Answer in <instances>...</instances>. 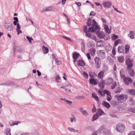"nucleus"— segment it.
<instances>
[{
    "mask_svg": "<svg viewBox=\"0 0 135 135\" xmlns=\"http://www.w3.org/2000/svg\"><path fill=\"white\" fill-rule=\"evenodd\" d=\"M92 22V26L89 28L88 31V32H95L100 39L103 38L105 40H106L110 38L108 35H106L104 32L100 31V27L94 19H93Z\"/></svg>",
    "mask_w": 135,
    "mask_h": 135,
    "instance_id": "obj_1",
    "label": "nucleus"
},
{
    "mask_svg": "<svg viewBox=\"0 0 135 135\" xmlns=\"http://www.w3.org/2000/svg\"><path fill=\"white\" fill-rule=\"evenodd\" d=\"M128 98V96L126 94H121L119 95H117L115 98L119 103H121L125 101Z\"/></svg>",
    "mask_w": 135,
    "mask_h": 135,
    "instance_id": "obj_2",
    "label": "nucleus"
},
{
    "mask_svg": "<svg viewBox=\"0 0 135 135\" xmlns=\"http://www.w3.org/2000/svg\"><path fill=\"white\" fill-rule=\"evenodd\" d=\"M133 60L132 59L128 58L126 59V64L127 66V69L129 70L131 69V68L133 66V64L132 63Z\"/></svg>",
    "mask_w": 135,
    "mask_h": 135,
    "instance_id": "obj_3",
    "label": "nucleus"
},
{
    "mask_svg": "<svg viewBox=\"0 0 135 135\" xmlns=\"http://www.w3.org/2000/svg\"><path fill=\"white\" fill-rule=\"evenodd\" d=\"M125 128L124 125L120 123L118 124L116 127V130L120 132H123L124 131Z\"/></svg>",
    "mask_w": 135,
    "mask_h": 135,
    "instance_id": "obj_4",
    "label": "nucleus"
},
{
    "mask_svg": "<svg viewBox=\"0 0 135 135\" xmlns=\"http://www.w3.org/2000/svg\"><path fill=\"white\" fill-rule=\"evenodd\" d=\"M5 26L6 28L8 31H11L13 30V28L11 23H6Z\"/></svg>",
    "mask_w": 135,
    "mask_h": 135,
    "instance_id": "obj_5",
    "label": "nucleus"
},
{
    "mask_svg": "<svg viewBox=\"0 0 135 135\" xmlns=\"http://www.w3.org/2000/svg\"><path fill=\"white\" fill-rule=\"evenodd\" d=\"M94 60L95 64V66L97 69H99L100 67L101 60L100 59L97 57H95L94 58Z\"/></svg>",
    "mask_w": 135,
    "mask_h": 135,
    "instance_id": "obj_6",
    "label": "nucleus"
},
{
    "mask_svg": "<svg viewBox=\"0 0 135 135\" xmlns=\"http://www.w3.org/2000/svg\"><path fill=\"white\" fill-rule=\"evenodd\" d=\"M98 55L99 57L102 59H104L105 57V54L104 51L103 50H100Z\"/></svg>",
    "mask_w": 135,
    "mask_h": 135,
    "instance_id": "obj_7",
    "label": "nucleus"
},
{
    "mask_svg": "<svg viewBox=\"0 0 135 135\" xmlns=\"http://www.w3.org/2000/svg\"><path fill=\"white\" fill-rule=\"evenodd\" d=\"M89 81L90 84L94 85H96L98 83V80L94 78L90 79Z\"/></svg>",
    "mask_w": 135,
    "mask_h": 135,
    "instance_id": "obj_8",
    "label": "nucleus"
},
{
    "mask_svg": "<svg viewBox=\"0 0 135 135\" xmlns=\"http://www.w3.org/2000/svg\"><path fill=\"white\" fill-rule=\"evenodd\" d=\"M132 82V80L128 77L126 78L124 80V83L127 85H128L129 84V83H131Z\"/></svg>",
    "mask_w": 135,
    "mask_h": 135,
    "instance_id": "obj_9",
    "label": "nucleus"
},
{
    "mask_svg": "<svg viewBox=\"0 0 135 135\" xmlns=\"http://www.w3.org/2000/svg\"><path fill=\"white\" fill-rule=\"evenodd\" d=\"M77 63L78 66H84L85 65V63L84 61L82 60H79L77 61Z\"/></svg>",
    "mask_w": 135,
    "mask_h": 135,
    "instance_id": "obj_10",
    "label": "nucleus"
},
{
    "mask_svg": "<svg viewBox=\"0 0 135 135\" xmlns=\"http://www.w3.org/2000/svg\"><path fill=\"white\" fill-rule=\"evenodd\" d=\"M125 47L123 46H119L118 49V51L120 53H124V51Z\"/></svg>",
    "mask_w": 135,
    "mask_h": 135,
    "instance_id": "obj_11",
    "label": "nucleus"
},
{
    "mask_svg": "<svg viewBox=\"0 0 135 135\" xmlns=\"http://www.w3.org/2000/svg\"><path fill=\"white\" fill-rule=\"evenodd\" d=\"M4 84L6 86H12L14 85V83L11 81H8L4 82Z\"/></svg>",
    "mask_w": 135,
    "mask_h": 135,
    "instance_id": "obj_12",
    "label": "nucleus"
},
{
    "mask_svg": "<svg viewBox=\"0 0 135 135\" xmlns=\"http://www.w3.org/2000/svg\"><path fill=\"white\" fill-rule=\"evenodd\" d=\"M104 75V71H100L98 74V77L99 79H102L103 78Z\"/></svg>",
    "mask_w": 135,
    "mask_h": 135,
    "instance_id": "obj_13",
    "label": "nucleus"
},
{
    "mask_svg": "<svg viewBox=\"0 0 135 135\" xmlns=\"http://www.w3.org/2000/svg\"><path fill=\"white\" fill-rule=\"evenodd\" d=\"M73 58L77 59L80 56V54L76 52H74L73 54H72Z\"/></svg>",
    "mask_w": 135,
    "mask_h": 135,
    "instance_id": "obj_14",
    "label": "nucleus"
},
{
    "mask_svg": "<svg viewBox=\"0 0 135 135\" xmlns=\"http://www.w3.org/2000/svg\"><path fill=\"white\" fill-rule=\"evenodd\" d=\"M103 5L104 7L107 8H110L111 6L110 4L108 2H104L103 3Z\"/></svg>",
    "mask_w": 135,
    "mask_h": 135,
    "instance_id": "obj_15",
    "label": "nucleus"
},
{
    "mask_svg": "<svg viewBox=\"0 0 135 135\" xmlns=\"http://www.w3.org/2000/svg\"><path fill=\"white\" fill-rule=\"evenodd\" d=\"M134 33L133 31H131L129 33L128 35V37H130L131 39H133L134 38Z\"/></svg>",
    "mask_w": 135,
    "mask_h": 135,
    "instance_id": "obj_16",
    "label": "nucleus"
},
{
    "mask_svg": "<svg viewBox=\"0 0 135 135\" xmlns=\"http://www.w3.org/2000/svg\"><path fill=\"white\" fill-rule=\"evenodd\" d=\"M102 105L107 109L109 108L110 107V105L109 104L105 101H103Z\"/></svg>",
    "mask_w": 135,
    "mask_h": 135,
    "instance_id": "obj_17",
    "label": "nucleus"
},
{
    "mask_svg": "<svg viewBox=\"0 0 135 135\" xmlns=\"http://www.w3.org/2000/svg\"><path fill=\"white\" fill-rule=\"evenodd\" d=\"M42 50H43L44 54H46L49 52V49L46 47H45L44 45H43L42 47Z\"/></svg>",
    "mask_w": 135,
    "mask_h": 135,
    "instance_id": "obj_18",
    "label": "nucleus"
},
{
    "mask_svg": "<svg viewBox=\"0 0 135 135\" xmlns=\"http://www.w3.org/2000/svg\"><path fill=\"white\" fill-rule=\"evenodd\" d=\"M80 111L82 113L84 116H86L88 114V113L82 107H81L80 108Z\"/></svg>",
    "mask_w": 135,
    "mask_h": 135,
    "instance_id": "obj_19",
    "label": "nucleus"
},
{
    "mask_svg": "<svg viewBox=\"0 0 135 135\" xmlns=\"http://www.w3.org/2000/svg\"><path fill=\"white\" fill-rule=\"evenodd\" d=\"M89 51L91 56L94 55L95 53L96 52V50L95 49L93 48H91L89 50Z\"/></svg>",
    "mask_w": 135,
    "mask_h": 135,
    "instance_id": "obj_20",
    "label": "nucleus"
},
{
    "mask_svg": "<svg viewBox=\"0 0 135 135\" xmlns=\"http://www.w3.org/2000/svg\"><path fill=\"white\" fill-rule=\"evenodd\" d=\"M104 80H102V81H100V83L99 84V86L101 88L103 89L105 86L104 84Z\"/></svg>",
    "mask_w": 135,
    "mask_h": 135,
    "instance_id": "obj_21",
    "label": "nucleus"
},
{
    "mask_svg": "<svg viewBox=\"0 0 135 135\" xmlns=\"http://www.w3.org/2000/svg\"><path fill=\"white\" fill-rule=\"evenodd\" d=\"M106 80H107V84L109 85H110L113 81V79L110 77L108 78Z\"/></svg>",
    "mask_w": 135,
    "mask_h": 135,
    "instance_id": "obj_22",
    "label": "nucleus"
},
{
    "mask_svg": "<svg viewBox=\"0 0 135 135\" xmlns=\"http://www.w3.org/2000/svg\"><path fill=\"white\" fill-rule=\"evenodd\" d=\"M91 18H89L87 20V25L89 26H90L91 25V24L92 23V21L93 20L91 21ZM91 25L92 26V25Z\"/></svg>",
    "mask_w": 135,
    "mask_h": 135,
    "instance_id": "obj_23",
    "label": "nucleus"
},
{
    "mask_svg": "<svg viewBox=\"0 0 135 135\" xmlns=\"http://www.w3.org/2000/svg\"><path fill=\"white\" fill-rule=\"evenodd\" d=\"M104 135H111L110 131L107 129H105L104 131Z\"/></svg>",
    "mask_w": 135,
    "mask_h": 135,
    "instance_id": "obj_24",
    "label": "nucleus"
},
{
    "mask_svg": "<svg viewBox=\"0 0 135 135\" xmlns=\"http://www.w3.org/2000/svg\"><path fill=\"white\" fill-rule=\"evenodd\" d=\"M98 116L99 115L98 113H97L94 114L92 118V121H93L98 119Z\"/></svg>",
    "mask_w": 135,
    "mask_h": 135,
    "instance_id": "obj_25",
    "label": "nucleus"
},
{
    "mask_svg": "<svg viewBox=\"0 0 135 135\" xmlns=\"http://www.w3.org/2000/svg\"><path fill=\"white\" fill-rule=\"evenodd\" d=\"M125 49H124V51L125 50V53L128 54L129 52L130 46L129 45H126L124 47Z\"/></svg>",
    "mask_w": 135,
    "mask_h": 135,
    "instance_id": "obj_26",
    "label": "nucleus"
},
{
    "mask_svg": "<svg viewBox=\"0 0 135 135\" xmlns=\"http://www.w3.org/2000/svg\"><path fill=\"white\" fill-rule=\"evenodd\" d=\"M92 97L93 98H95L96 101L98 102H99V99L97 95H95V93H92Z\"/></svg>",
    "mask_w": 135,
    "mask_h": 135,
    "instance_id": "obj_27",
    "label": "nucleus"
},
{
    "mask_svg": "<svg viewBox=\"0 0 135 135\" xmlns=\"http://www.w3.org/2000/svg\"><path fill=\"white\" fill-rule=\"evenodd\" d=\"M13 20H14L13 22L14 25H17L18 22V18L16 17H13Z\"/></svg>",
    "mask_w": 135,
    "mask_h": 135,
    "instance_id": "obj_28",
    "label": "nucleus"
},
{
    "mask_svg": "<svg viewBox=\"0 0 135 135\" xmlns=\"http://www.w3.org/2000/svg\"><path fill=\"white\" fill-rule=\"evenodd\" d=\"M72 117H70L69 119H70V120L71 122V123H73V121H74L75 122H76V119L75 118V116L73 114L71 115Z\"/></svg>",
    "mask_w": 135,
    "mask_h": 135,
    "instance_id": "obj_29",
    "label": "nucleus"
},
{
    "mask_svg": "<svg viewBox=\"0 0 135 135\" xmlns=\"http://www.w3.org/2000/svg\"><path fill=\"white\" fill-rule=\"evenodd\" d=\"M129 74L132 77H133L135 76V72L133 69H131L129 70Z\"/></svg>",
    "mask_w": 135,
    "mask_h": 135,
    "instance_id": "obj_30",
    "label": "nucleus"
},
{
    "mask_svg": "<svg viewBox=\"0 0 135 135\" xmlns=\"http://www.w3.org/2000/svg\"><path fill=\"white\" fill-rule=\"evenodd\" d=\"M118 60L119 62L122 63L124 62V59L123 56H121L118 57Z\"/></svg>",
    "mask_w": 135,
    "mask_h": 135,
    "instance_id": "obj_31",
    "label": "nucleus"
},
{
    "mask_svg": "<svg viewBox=\"0 0 135 135\" xmlns=\"http://www.w3.org/2000/svg\"><path fill=\"white\" fill-rule=\"evenodd\" d=\"M128 92L129 94L132 95H135V90L133 89L129 90Z\"/></svg>",
    "mask_w": 135,
    "mask_h": 135,
    "instance_id": "obj_32",
    "label": "nucleus"
},
{
    "mask_svg": "<svg viewBox=\"0 0 135 135\" xmlns=\"http://www.w3.org/2000/svg\"><path fill=\"white\" fill-rule=\"evenodd\" d=\"M105 30L106 33L109 34L110 32L109 31V29L108 26L107 25H105Z\"/></svg>",
    "mask_w": 135,
    "mask_h": 135,
    "instance_id": "obj_33",
    "label": "nucleus"
},
{
    "mask_svg": "<svg viewBox=\"0 0 135 135\" xmlns=\"http://www.w3.org/2000/svg\"><path fill=\"white\" fill-rule=\"evenodd\" d=\"M97 112L100 115H103L104 114V112L100 108L97 109Z\"/></svg>",
    "mask_w": 135,
    "mask_h": 135,
    "instance_id": "obj_34",
    "label": "nucleus"
},
{
    "mask_svg": "<svg viewBox=\"0 0 135 135\" xmlns=\"http://www.w3.org/2000/svg\"><path fill=\"white\" fill-rule=\"evenodd\" d=\"M128 110L130 112H133L134 113H135V107L129 108H128Z\"/></svg>",
    "mask_w": 135,
    "mask_h": 135,
    "instance_id": "obj_35",
    "label": "nucleus"
},
{
    "mask_svg": "<svg viewBox=\"0 0 135 135\" xmlns=\"http://www.w3.org/2000/svg\"><path fill=\"white\" fill-rule=\"evenodd\" d=\"M121 41V40L120 39H118L115 41L114 44V46H116L118 44H119L120 42V41Z\"/></svg>",
    "mask_w": 135,
    "mask_h": 135,
    "instance_id": "obj_36",
    "label": "nucleus"
},
{
    "mask_svg": "<svg viewBox=\"0 0 135 135\" xmlns=\"http://www.w3.org/2000/svg\"><path fill=\"white\" fill-rule=\"evenodd\" d=\"M104 93L105 94H106L108 96H109L110 97L111 96L110 95V92L108 90H104Z\"/></svg>",
    "mask_w": 135,
    "mask_h": 135,
    "instance_id": "obj_37",
    "label": "nucleus"
},
{
    "mask_svg": "<svg viewBox=\"0 0 135 135\" xmlns=\"http://www.w3.org/2000/svg\"><path fill=\"white\" fill-rule=\"evenodd\" d=\"M6 135H11V129L9 128H7L6 129Z\"/></svg>",
    "mask_w": 135,
    "mask_h": 135,
    "instance_id": "obj_38",
    "label": "nucleus"
},
{
    "mask_svg": "<svg viewBox=\"0 0 135 135\" xmlns=\"http://www.w3.org/2000/svg\"><path fill=\"white\" fill-rule=\"evenodd\" d=\"M92 33H89L87 32H86L85 33V35L86 37H88L90 38L92 35Z\"/></svg>",
    "mask_w": 135,
    "mask_h": 135,
    "instance_id": "obj_39",
    "label": "nucleus"
},
{
    "mask_svg": "<svg viewBox=\"0 0 135 135\" xmlns=\"http://www.w3.org/2000/svg\"><path fill=\"white\" fill-rule=\"evenodd\" d=\"M26 38L28 40L30 44H31V40H33V39L32 37H30L28 36H26Z\"/></svg>",
    "mask_w": 135,
    "mask_h": 135,
    "instance_id": "obj_40",
    "label": "nucleus"
},
{
    "mask_svg": "<svg viewBox=\"0 0 135 135\" xmlns=\"http://www.w3.org/2000/svg\"><path fill=\"white\" fill-rule=\"evenodd\" d=\"M117 86V83L116 82H114L111 86V89H113Z\"/></svg>",
    "mask_w": 135,
    "mask_h": 135,
    "instance_id": "obj_41",
    "label": "nucleus"
},
{
    "mask_svg": "<svg viewBox=\"0 0 135 135\" xmlns=\"http://www.w3.org/2000/svg\"><path fill=\"white\" fill-rule=\"evenodd\" d=\"M122 88L119 87H118L117 91H114L115 93H119L120 91L122 90Z\"/></svg>",
    "mask_w": 135,
    "mask_h": 135,
    "instance_id": "obj_42",
    "label": "nucleus"
},
{
    "mask_svg": "<svg viewBox=\"0 0 135 135\" xmlns=\"http://www.w3.org/2000/svg\"><path fill=\"white\" fill-rule=\"evenodd\" d=\"M68 129L70 131H71V132H78L77 130L76 131L74 128H71V127H68Z\"/></svg>",
    "mask_w": 135,
    "mask_h": 135,
    "instance_id": "obj_43",
    "label": "nucleus"
},
{
    "mask_svg": "<svg viewBox=\"0 0 135 135\" xmlns=\"http://www.w3.org/2000/svg\"><path fill=\"white\" fill-rule=\"evenodd\" d=\"M118 38V36L115 34H114L112 36V40H115Z\"/></svg>",
    "mask_w": 135,
    "mask_h": 135,
    "instance_id": "obj_44",
    "label": "nucleus"
},
{
    "mask_svg": "<svg viewBox=\"0 0 135 135\" xmlns=\"http://www.w3.org/2000/svg\"><path fill=\"white\" fill-rule=\"evenodd\" d=\"M83 75L87 79H88V74L85 71L83 72Z\"/></svg>",
    "mask_w": 135,
    "mask_h": 135,
    "instance_id": "obj_45",
    "label": "nucleus"
},
{
    "mask_svg": "<svg viewBox=\"0 0 135 135\" xmlns=\"http://www.w3.org/2000/svg\"><path fill=\"white\" fill-rule=\"evenodd\" d=\"M93 45V42H89L88 43V46L89 47H92Z\"/></svg>",
    "mask_w": 135,
    "mask_h": 135,
    "instance_id": "obj_46",
    "label": "nucleus"
},
{
    "mask_svg": "<svg viewBox=\"0 0 135 135\" xmlns=\"http://www.w3.org/2000/svg\"><path fill=\"white\" fill-rule=\"evenodd\" d=\"M112 49V47L110 46H108L106 48V50L107 51L110 50Z\"/></svg>",
    "mask_w": 135,
    "mask_h": 135,
    "instance_id": "obj_47",
    "label": "nucleus"
},
{
    "mask_svg": "<svg viewBox=\"0 0 135 135\" xmlns=\"http://www.w3.org/2000/svg\"><path fill=\"white\" fill-rule=\"evenodd\" d=\"M55 79L56 81L59 82L58 80L60 79V77L59 75H57Z\"/></svg>",
    "mask_w": 135,
    "mask_h": 135,
    "instance_id": "obj_48",
    "label": "nucleus"
},
{
    "mask_svg": "<svg viewBox=\"0 0 135 135\" xmlns=\"http://www.w3.org/2000/svg\"><path fill=\"white\" fill-rule=\"evenodd\" d=\"M115 48L114 47H113L112 49V54L114 55H115Z\"/></svg>",
    "mask_w": 135,
    "mask_h": 135,
    "instance_id": "obj_49",
    "label": "nucleus"
},
{
    "mask_svg": "<svg viewBox=\"0 0 135 135\" xmlns=\"http://www.w3.org/2000/svg\"><path fill=\"white\" fill-rule=\"evenodd\" d=\"M16 41H14L13 42V51H15V50H16V46H15V44Z\"/></svg>",
    "mask_w": 135,
    "mask_h": 135,
    "instance_id": "obj_50",
    "label": "nucleus"
},
{
    "mask_svg": "<svg viewBox=\"0 0 135 135\" xmlns=\"http://www.w3.org/2000/svg\"><path fill=\"white\" fill-rule=\"evenodd\" d=\"M93 105L94 107L92 109V112L93 113H94L95 112H96V107L94 104Z\"/></svg>",
    "mask_w": 135,
    "mask_h": 135,
    "instance_id": "obj_51",
    "label": "nucleus"
},
{
    "mask_svg": "<svg viewBox=\"0 0 135 135\" xmlns=\"http://www.w3.org/2000/svg\"><path fill=\"white\" fill-rule=\"evenodd\" d=\"M114 9L115 10V11L117 12L118 13H119L120 14H123V13L122 12L119 11L118 10V8H114Z\"/></svg>",
    "mask_w": 135,
    "mask_h": 135,
    "instance_id": "obj_52",
    "label": "nucleus"
},
{
    "mask_svg": "<svg viewBox=\"0 0 135 135\" xmlns=\"http://www.w3.org/2000/svg\"><path fill=\"white\" fill-rule=\"evenodd\" d=\"M87 30V26L86 25H85L84 27V31L85 33L86 32H88V31H86V30Z\"/></svg>",
    "mask_w": 135,
    "mask_h": 135,
    "instance_id": "obj_53",
    "label": "nucleus"
},
{
    "mask_svg": "<svg viewBox=\"0 0 135 135\" xmlns=\"http://www.w3.org/2000/svg\"><path fill=\"white\" fill-rule=\"evenodd\" d=\"M103 70H104L103 71H104H104H106L108 70V67H107V66H104V67Z\"/></svg>",
    "mask_w": 135,
    "mask_h": 135,
    "instance_id": "obj_54",
    "label": "nucleus"
},
{
    "mask_svg": "<svg viewBox=\"0 0 135 135\" xmlns=\"http://www.w3.org/2000/svg\"><path fill=\"white\" fill-rule=\"evenodd\" d=\"M17 29L16 30L17 31H18V30L20 29L21 27L19 25V24L18 23L17 25Z\"/></svg>",
    "mask_w": 135,
    "mask_h": 135,
    "instance_id": "obj_55",
    "label": "nucleus"
},
{
    "mask_svg": "<svg viewBox=\"0 0 135 135\" xmlns=\"http://www.w3.org/2000/svg\"><path fill=\"white\" fill-rule=\"evenodd\" d=\"M86 56H87V58L89 60H90L91 59V57L90 56V54L89 53H87L86 54Z\"/></svg>",
    "mask_w": 135,
    "mask_h": 135,
    "instance_id": "obj_56",
    "label": "nucleus"
},
{
    "mask_svg": "<svg viewBox=\"0 0 135 135\" xmlns=\"http://www.w3.org/2000/svg\"><path fill=\"white\" fill-rule=\"evenodd\" d=\"M96 13L93 11H92L90 14V16H95Z\"/></svg>",
    "mask_w": 135,
    "mask_h": 135,
    "instance_id": "obj_57",
    "label": "nucleus"
},
{
    "mask_svg": "<svg viewBox=\"0 0 135 135\" xmlns=\"http://www.w3.org/2000/svg\"><path fill=\"white\" fill-rule=\"evenodd\" d=\"M14 123V125H18L19 123H21V122L20 121H15L14 122H13Z\"/></svg>",
    "mask_w": 135,
    "mask_h": 135,
    "instance_id": "obj_58",
    "label": "nucleus"
},
{
    "mask_svg": "<svg viewBox=\"0 0 135 135\" xmlns=\"http://www.w3.org/2000/svg\"><path fill=\"white\" fill-rule=\"evenodd\" d=\"M135 132L134 131H132L128 135H134Z\"/></svg>",
    "mask_w": 135,
    "mask_h": 135,
    "instance_id": "obj_59",
    "label": "nucleus"
},
{
    "mask_svg": "<svg viewBox=\"0 0 135 135\" xmlns=\"http://www.w3.org/2000/svg\"><path fill=\"white\" fill-rule=\"evenodd\" d=\"M90 38L93 39L94 40H95L97 39L96 37L93 35H92L90 37Z\"/></svg>",
    "mask_w": 135,
    "mask_h": 135,
    "instance_id": "obj_60",
    "label": "nucleus"
},
{
    "mask_svg": "<svg viewBox=\"0 0 135 135\" xmlns=\"http://www.w3.org/2000/svg\"><path fill=\"white\" fill-rule=\"evenodd\" d=\"M63 37L66 39L69 40L70 41H71L72 40L69 37H66V36H63Z\"/></svg>",
    "mask_w": 135,
    "mask_h": 135,
    "instance_id": "obj_61",
    "label": "nucleus"
},
{
    "mask_svg": "<svg viewBox=\"0 0 135 135\" xmlns=\"http://www.w3.org/2000/svg\"><path fill=\"white\" fill-rule=\"evenodd\" d=\"M101 20L103 23H106V21L105 20L104 18L102 17L101 18Z\"/></svg>",
    "mask_w": 135,
    "mask_h": 135,
    "instance_id": "obj_62",
    "label": "nucleus"
},
{
    "mask_svg": "<svg viewBox=\"0 0 135 135\" xmlns=\"http://www.w3.org/2000/svg\"><path fill=\"white\" fill-rule=\"evenodd\" d=\"M50 11H55V8H54V7H50Z\"/></svg>",
    "mask_w": 135,
    "mask_h": 135,
    "instance_id": "obj_63",
    "label": "nucleus"
},
{
    "mask_svg": "<svg viewBox=\"0 0 135 135\" xmlns=\"http://www.w3.org/2000/svg\"><path fill=\"white\" fill-rule=\"evenodd\" d=\"M50 7H48L45 8L46 11H50Z\"/></svg>",
    "mask_w": 135,
    "mask_h": 135,
    "instance_id": "obj_64",
    "label": "nucleus"
}]
</instances>
